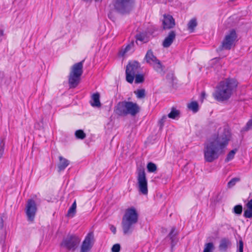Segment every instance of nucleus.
I'll list each match as a JSON object with an SVG mask.
<instances>
[{
    "mask_svg": "<svg viewBox=\"0 0 252 252\" xmlns=\"http://www.w3.org/2000/svg\"><path fill=\"white\" fill-rule=\"evenodd\" d=\"M136 38L137 40L141 42H146L147 41L145 35L141 33L137 34L136 35Z\"/></svg>",
    "mask_w": 252,
    "mask_h": 252,
    "instance_id": "nucleus-36",
    "label": "nucleus"
},
{
    "mask_svg": "<svg viewBox=\"0 0 252 252\" xmlns=\"http://www.w3.org/2000/svg\"><path fill=\"white\" fill-rule=\"evenodd\" d=\"M75 135L77 139H84L86 137V134L81 129L77 130L75 132Z\"/></svg>",
    "mask_w": 252,
    "mask_h": 252,
    "instance_id": "nucleus-27",
    "label": "nucleus"
},
{
    "mask_svg": "<svg viewBox=\"0 0 252 252\" xmlns=\"http://www.w3.org/2000/svg\"><path fill=\"white\" fill-rule=\"evenodd\" d=\"M177 234V232L175 231V228L172 227L171 231L170 232L168 236L171 241V249H173V247L175 246L177 243V240L176 239V236Z\"/></svg>",
    "mask_w": 252,
    "mask_h": 252,
    "instance_id": "nucleus-19",
    "label": "nucleus"
},
{
    "mask_svg": "<svg viewBox=\"0 0 252 252\" xmlns=\"http://www.w3.org/2000/svg\"><path fill=\"white\" fill-rule=\"evenodd\" d=\"M141 72L140 63L137 61L129 62L126 65V80L129 83H132L135 75Z\"/></svg>",
    "mask_w": 252,
    "mask_h": 252,
    "instance_id": "nucleus-7",
    "label": "nucleus"
},
{
    "mask_svg": "<svg viewBox=\"0 0 252 252\" xmlns=\"http://www.w3.org/2000/svg\"><path fill=\"white\" fill-rule=\"evenodd\" d=\"M3 35V31L2 30H0V36H2Z\"/></svg>",
    "mask_w": 252,
    "mask_h": 252,
    "instance_id": "nucleus-45",
    "label": "nucleus"
},
{
    "mask_svg": "<svg viewBox=\"0 0 252 252\" xmlns=\"http://www.w3.org/2000/svg\"><path fill=\"white\" fill-rule=\"evenodd\" d=\"M240 179L239 178H232L227 184V187L229 188L233 187L236 184V183L240 181Z\"/></svg>",
    "mask_w": 252,
    "mask_h": 252,
    "instance_id": "nucleus-34",
    "label": "nucleus"
},
{
    "mask_svg": "<svg viewBox=\"0 0 252 252\" xmlns=\"http://www.w3.org/2000/svg\"><path fill=\"white\" fill-rule=\"evenodd\" d=\"M59 162L58 164V172H60L65 169V168L69 164L70 161L62 156H60L59 157Z\"/></svg>",
    "mask_w": 252,
    "mask_h": 252,
    "instance_id": "nucleus-16",
    "label": "nucleus"
},
{
    "mask_svg": "<svg viewBox=\"0 0 252 252\" xmlns=\"http://www.w3.org/2000/svg\"><path fill=\"white\" fill-rule=\"evenodd\" d=\"M237 150L236 149H233L231 150L227 155V157L225 159V161L226 162H227L229 161L230 160H232L234 157V156L237 152Z\"/></svg>",
    "mask_w": 252,
    "mask_h": 252,
    "instance_id": "nucleus-28",
    "label": "nucleus"
},
{
    "mask_svg": "<svg viewBox=\"0 0 252 252\" xmlns=\"http://www.w3.org/2000/svg\"><path fill=\"white\" fill-rule=\"evenodd\" d=\"M76 201H75L72 204L71 206L69 208V210H68L67 215L68 216L71 215L72 217H73L76 212Z\"/></svg>",
    "mask_w": 252,
    "mask_h": 252,
    "instance_id": "nucleus-29",
    "label": "nucleus"
},
{
    "mask_svg": "<svg viewBox=\"0 0 252 252\" xmlns=\"http://www.w3.org/2000/svg\"><path fill=\"white\" fill-rule=\"evenodd\" d=\"M110 229L114 234L116 233V228L114 226L111 225L110 227Z\"/></svg>",
    "mask_w": 252,
    "mask_h": 252,
    "instance_id": "nucleus-44",
    "label": "nucleus"
},
{
    "mask_svg": "<svg viewBox=\"0 0 252 252\" xmlns=\"http://www.w3.org/2000/svg\"><path fill=\"white\" fill-rule=\"evenodd\" d=\"M116 10L122 14L129 13L133 7L131 0H115L114 3Z\"/></svg>",
    "mask_w": 252,
    "mask_h": 252,
    "instance_id": "nucleus-8",
    "label": "nucleus"
},
{
    "mask_svg": "<svg viewBox=\"0 0 252 252\" xmlns=\"http://www.w3.org/2000/svg\"><path fill=\"white\" fill-rule=\"evenodd\" d=\"M145 59L146 60V62L150 65H152L156 62H157L158 60L154 55L153 52L152 51V50H149L147 51L145 57Z\"/></svg>",
    "mask_w": 252,
    "mask_h": 252,
    "instance_id": "nucleus-17",
    "label": "nucleus"
},
{
    "mask_svg": "<svg viewBox=\"0 0 252 252\" xmlns=\"http://www.w3.org/2000/svg\"><path fill=\"white\" fill-rule=\"evenodd\" d=\"M180 115V111L176 108L173 107L171 112L168 114V117L172 119H175L179 117Z\"/></svg>",
    "mask_w": 252,
    "mask_h": 252,
    "instance_id": "nucleus-24",
    "label": "nucleus"
},
{
    "mask_svg": "<svg viewBox=\"0 0 252 252\" xmlns=\"http://www.w3.org/2000/svg\"><path fill=\"white\" fill-rule=\"evenodd\" d=\"M81 241V239L74 234H69L65 238H63L61 246L65 248L68 251H74Z\"/></svg>",
    "mask_w": 252,
    "mask_h": 252,
    "instance_id": "nucleus-6",
    "label": "nucleus"
},
{
    "mask_svg": "<svg viewBox=\"0 0 252 252\" xmlns=\"http://www.w3.org/2000/svg\"><path fill=\"white\" fill-rule=\"evenodd\" d=\"M188 107L194 113H196L198 111V104L196 101H192L189 103L188 105Z\"/></svg>",
    "mask_w": 252,
    "mask_h": 252,
    "instance_id": "nucleus-26",
    "label": "nucleus"
},
{
    "mask_svg": "<svg viewBox=\"0 0 252 252\" xmlns=\"http://www.w3.org/2000/svg\"><path fill=\"white\" fill-rule=\"evenodd\" d=\"M231 242L227 238H222L219 245V249L220 252H226L228 249L230 248Z\"/></svg>",
    "mask_w": 252,
    "mask_h": 252,
    "instance_id": "nucleus-15",
    "label": "nucleus"
},
{
    "mask_svg": "<svg viewBox=\"0 0 252 252\" xmlns=\"http://www.w3.org/2000/svg\"><path fill=\"white\" fill-rule=\"evenodd\" d=\"M214 246L213 243H208L205 245L203 252H213Z\"/></svg>",
    "mask_w": 252,
    "mask_h": 252,
    "instance_id": "nucleus-30",
    "label": "nucleus"
},
{
    "mask_svg": "<svg viewBox=\"0 0 252 252\" xmlns=\"http://www.w3.org/2000/svg\"><path fill=\"white\" fill-rule=\"evenodd\" d=\"M147 167L148 171L149 172H154L157 169L156 164L151 162L148 163Z\"/></svg>",
    "mask_w": 252,
    "mask_h": 252,
    "instance_id": "nucleus-32",
    "label": "nucleus"
},
{
    "mask_svg": "<svg viewBox=\"0 0 252 252\" xmlns=\"http://www.w3.org/2000/svg\"><path fill=\"white\" fill-rule=\"evenodd\" d=\"M230 132L224 130L223 133L214 135L204 144V158L205 161L212 162L224 154V149L230 140Z\"/></svg>",
    "mask_w": 252,
    "mask_h": 252,
    "instance_id": "nucleus-1",
    "label": "nucleus"
},
{
    "mask_svg": "<svg viewBox=\"0 0 252 252\" xmlns=\"http://www.w3.org/2000/svg\"><path fill=\"white\" fill-rule=\"evenodd\" d=\"M252 129V119L247 123L246 126L243 128V131H248Z\"/></svg>",
    "mask_w": 252,
    "mask_h": 252,
    "instance_id": "nucleus-37",
    "label": "nucleus"
},
{
    "mask_svg": "<svg viewBox=\"0 0 252 252\" xmlns=\"http://www.w3.org/2000/svg\"><path fill=\"white\" fill-rule=\"evenodd\" d=\"M243 207L242 205H237L233 208V212L235 214L240 215L242 214Z\"/></svg>",
    "mask_w": 252,
    "mask_h": 252,
    "instance_id": "nucleus-33",
    "label": "nucleus"
},
{
    "mask_svg": "<svg viewBox=\"0 0 252 252\" xmlns=\"http://www.w3.org/2000/svg\"><path fill=\"white\" fill-rule=\"evenodd\" d=\"M176 35V34L175 31H171L168 34L167 36L164 39L162 42V46L164 48L169 47L175 39Z\"/></svg>",
    "mask_w": 252,
    "mask_h": 252,
    "instance_id": "nucleus-14",
    "label": "nucleus"
},
{
    "mask_svg": "<svg viewBox=\"0 0 252 252\" xmlns=\"http://www.w3.org/2000/svg\"><path fill=\"white\" fill-rule=\"evenodd\" d=\"M94 240V234L93 232L89 233L85 237L81 247L80 252H89L91 249Z\"/></svg>",
    "mask_w": 252,
    "mask_h": 252,
    "instance_id": "nucleus-12",
    "label": "nucleus"
},
{
    "mask_svg": "<svg viewBox=\"0 0 252 252\" xmlns=\"http://www.w3.org/2000/svg\"><path fill=\"white\" fill-rule=\"evenodd\" d=\"M6 237V235L4 234L3 236H1L0 237V244L2 246H5V239Z\"/></svg>",
    "mask_w": 252,
    "mask_h": 252,
    "instance_id": "nucleus-43",
    "label": "nucleus"
},
{
    "mask_svg": "<svg viewBox=\"0 0 252 252\" xmlns=\"http://www.w3.org/2000/svg\"><path fill=\"white\" fill-rule=\"evenodd\" d=\"M154 68V69L158 73H161L163 72V66L161 63V62L159 60H158L157 62H156L155 63L152 64Z\"/></svg>",
    "mask_w": 252,
    "mask_h": 252,
    "instance_id": "nucleus-23",
    "label": "nucleus"
},
{
    "mask_svg": "<svg viewBox=\"0 0 252 252\" xmlns=\"http://www.w3.org/2000/svg\"><path fill=\"white\" fill-rule=\"evenodd\" d=\"M162 25L164 30H169L173 28L175 26V21L172 16L169 14H164Z\"/></svg>",
    "mask_w": 252,
    "mask_h": 252,
    "instance_id": "nucleus-13",
    "label": "nucleus"
},
{
    "mask_svg": "<svg viewBox=\"0 0 252 252\" xmlns=\"http://www.w3.org/2000/svg\"><path fill=\"white\" fill-rule=\"evenodd\" d=\"M166 119V116H163L162 118L159 120V124L160 125V127L161 128L163 125V124Z\"/></svg>",
    "mask_w": 252,
    "mask_h": 252,
    "instance_id": "nucleus-42",
    "label": "nucleus"
},
{
    "mask_svg": "<svg viewBox=\"0 0 252 252\" xmlns=\"http://www.w3.org/2000/svg\"><path fill=\"white\" fill-rule=\"evenodd\" d=\"M137 98H144L146 96L145 90L144 89H138L134 92Z\"/></svg>",
    "mask_w": 252,
    "mask_h": 252,
    "instance_id": "nucleus-25",
    "label": "nucleus"
},
{
    "mask_svg": "<svg viewBox=\"0 0 252 252\" xmlns=\"http://www.w3.org/2000/svg\"><path fill=\"white\" fill-rule=\"evenodd\" d=\"M237 35L234 30H230L225 36L223 40L220 48L225 50H230L235 44L237 40Z\"/></svg>",
    "mask_w": 252,
    "mask_h": 252,
    "instance_id": "nucleus-10",
    "label": "nucleus"
},
{
    "mask_svg": "<svg viewBox=\"0 0 252 252\" xmlns=\"http://www.w3.org/2000/svg\"><path fill=\"white\" fill-rule=\"evenodd\" d=\"M84 60L75 63L71 67L68 77V84L70 88H75L79 83L80 77L83 73V66Z\"/></svg>",
    "mask_w": 252,
    "mask_h": 252,
    "instance_id": "nucleus-5",
    "label": "nucleus"
},
{
    "mask_svg": "<svg viewBox=\"0 0 252 252\" xmlns=\"http://www.w3.org/2000/svg\"><path fill=\"white\" fill-rule=\"evenodd\" d=\"M37 210L34 200L32 199H28L25 208V213L28 221L32 222L34 220Z\"/></svg>",
    "mask_w": 252,
    "mask_h": 252,
    "instance_id": "nucleus-11",
    "label": "nucleus"
},
{
    "mask_svg": "<svg viewBox=\"0 0 252 252\" xmlns=\"http://www.w3.org/2000/svg\"><path fill=\"white\" fill-rule=\"evenodd\" d=\"M247 209L244 211L243 216L245 218H252V199L246 204Z\"/></svg>",
    "mask_w": 252,
    "mask_h": 252,
    "instance_id": "nucleus-18",
    "label": "nucleus"
},
{
    "mask_svg": "<svg viewBox=\"0 0 252 252\" xmlns=\"http://www.w3.org/2000/svg\"><path fill=\"white\" fill-rule=\"evenodd\" d=\"M201 95H202V97H204L205 95V92H202L201 93Z\"/></svg>",
    "mask_w": 252,
    "mask_h": 252,
    "instance_id": "nucleus-46",
    "label": "nucleus"
},
{
    "mask_svg": "<svg viewBox=\"0 0 252 252\" xmlns=\"http://www.w3.org/2000/svg\"><path fill=\"white\" fill-rule=\"evenodd\" d=\"M237 86V83L234 79H226L219 84L213 95L218 101L222 102L227 100L230 97L232 92Z\"/></svg>",
    "mask_w": 252,
    "mask_h": 252,
    "instance_id": "nucleus-2",
    "label": "nucleus"
},
{
    "mask_svg": "<svg viewBox=\"0 0 252 252\" xmlns=\"http://www.w3.org/2000/svg\"><path fill=\"white\" fill-rule=\"evenodd\" d=\"M137 179L139 191L144 195L147 194L148 182L144 168H140L137 169Z\"/></svg>",
    "mask_w": 252,
    "mask_h": 252,
    "instance_id": "nucleus-9",
    "label": "nucleus"
},
{
    "mask_svg": "<svg viewBox=\"0 0 252 252\" xmlns=\"http://www.w3.org/2000/svg\"><path fill=\"white\" fill-rule=\"evenodd\" d=\"M134 43L133 41H132L129 44H128L124 49H122L120 52V55L121 56H124L126 53L130 51L134 47Z\"/></svg>",
    "mask_w": 252,
    "mask_h": 252,
    "instance_id": "nucleus-21",
    "label": "nucleus"
},
{
    "mask_svg": "<svg viewBox=\"0 0 252 252\" xmlns=\"http://www.w3.org/2000/svg\"><path fill=\"white\" fill-rule=\"evenodd\" d=\"M138 220V214L134 207H132L126 210L122 220V229L125 235H130L132 233Z\"/></svg>",
    "mask_w": 252,
    "mask_h": 252,
    "instance_id": "nucleus-3",
    "label": "nucleus"
},
{
    "mask_svg": "<svg viewBox=\"0 0 252 252\" xmlns=\"http://www.w3.org/2000/svg\"><path fill=\"white\" fill-rule=\"evenodd\" d=\"M83 0L84 1H86V2H91L93 1V0Z\"/></svg>",
    "mask_w": 252,
    "mask_h": 252,
    "instance_id": "nucleus-47",
    "label": "nucleus"
},
{
    "mask_svg": "<svg viewBox=\"0 0 252 252\" xmlns=\"http://www.w3.org/2000/svg\"><path fill=\"white\" fill-rule=\"evenodd\" d=\"M197 23L196 19L195 18L191 19L188 24V29L192 32L194 31L195 28L197 26Z\"/></svg>",
    "mask_w": 252,
    "mask_h": 252,
    "instance_id": "nucleus-22",
    "label": "nucleus"
},
{
    "mask_svg": "<svg viewBox=\"0 0 252 252\" xmlns=\"http://www.w3.org/2000/svg\"><path fill=\"white\" fill-rule=\"evenodd\" d=\"M166 79L168 83L170 84H173L174 83V80L175 79V77L174 74L173 73H169L166 75Z\"/></svg>",
    "mask_w": 252,
    "mask_h": 252,
    "instance_id": "nucleus-35",
    "label": "nucleus"
},
{
    "mask_svg": "<svg viewBox=\"0 0 252 252\" xmlns=\"http://www.w3.org/2000/svg\"><path fill=\"white\" fill-rule=\"evenodd\" d=\"M5 218V215L4 214H2L0 216V229H2L3 227L4 219Z\"/></svg>",
    "mask_w": 252,
    "mask_h": 252,
    "instance_id": "nucleus-41",
    "label": "nucleus"
},
{
    "mask_svg": "<svg viewBox=\"0 0 252 252\" xmlns=\"http://www.w3.org/2000/svg\"><path fill=\"white\" fill-rule=\"evenodd\" d=\"M4 143L3 141V139L0 138V158H1L4 151Z\"/></svg>",
    "mask_w": 252,
    "mask_h": 252,
    "instance_id": "nucleus-38",
    "label": "nucleus"
},
{
    "mask_svg": "<svg viewBox=\"0 0 252 252\" xmlns=\"http://www.w3.org/2000/svg\"><path fill=\"white\" fill-rule=\"evenodd\" d=\"M121 246L119 244L114 245L111 249L112 252H119L120 251Z\"/></svg>",
    "mask_w": 252,
    "mask_h": 252,
    "instance_id": "nucleus-39",
    "label": "nucleus"
},
{
    "mask_svg": "<svg viewBox=\"0 0 252 252\" xmlns=\"http://www.w3.org/2000/svg\"><path fill=\"white\" fill-rule=\"evenodd\" d=\"M140 111V107L136 103L123 101L119 102L115 107L116 114L120 116H126L128 114L135 116Z\"/></svg>",
    "mask_w": 252,
    "mask_h": 252,
    "instance_id": "nucleus-4",
    "label": "nucleus"
},
{
    "mask_svg": "<svg viewBox=\"0 0 252 252\" xmlns=\"http://www.w3.org/2000/svg\"><path fill=\"white\" fill-rule=\"evenodd\" d=\"M100 95L98 93L94 94L92 96L93 102H91L92 106L94 107H100L101 103L99 100Z\"/></svg>",
    "mask_w": 252,
    "mask_h": 252,
    "instance_id": "nucleus-20",
    "label": "nucleus"
},
{
    "mask_svg": "<svg viewBox=\"0 0 252 252\" xmlns=\"http://www.w3.org/2000/svg\"><path fill=\"white\" fill-rule=\"evenodd\" d=\"M244 244L242 240H240L239 241L238 252H243Z\"/></svg>",
    "mask_w": 252,
    "mask_h": 252,
    "instance_id": "nucleus-40",
    "label": "nucleus"
},
{
    "mask_svg": "<svg viewBox=\"0 0 252 252\" xmlns=\"http://www.w3.org/2000/svg\"><path fill=\"white\" fill-rule=\"evenodd\" d=\"M135 83L136 84L141 83L144 82V78L143 74L140 73L136 74L135 76Z\"/></svg>",
    "mask_w": 252,
    "mask_h": 252,
    "instance_id": "nucleus-31",
    "label": "nucleus"
}]
</instances>
